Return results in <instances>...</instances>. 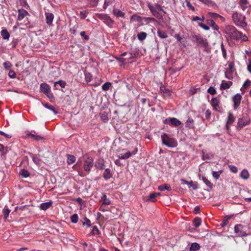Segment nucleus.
<instances>
[{"instance_id": "nucleus-1", "label": "nucleus", "mask_w": 251, "mask_h": 251, "mask_svg": "<svg viewBox=\"0 0 251 251\" xmlns=\"http://www.w3.org/2000/svg\"><path fill=\"white\" fill-rule=\"evenodd\" d=\"M223 32L226 34L227 38L231 40L247 41L248 40V37L243 34L241 31H238L236 28L232 25H226L223 27Z\"/></svg>"}, {"instance_id": "nucleus-2", "label": "nucleus", "mask_w": 251, "mask_h": 251, "mask_svg": "<svg viewBox=\"0 0 251 251\" xmlns=\"http://www.w3.org/2000/svg\"><path fill=\"white\" fill-rule=\"evenodd\" d=\"M232 21L234 24L237 26L245 28L247 26V24L245 21L246 19L245 15L235 11L232 15Z\"/></svg>"}, {"instance_id": "nucleus-3", "label": "nucleus", "mask_w": 251, "mask_h": 251, "mask_svg": "<svg viewBox=\"0 0 251 251\" xmlns=\"http://www.w3.org/2000/svg\"><path fill=\"white\" fill-rule=\"evenodd\" d=\"M161 138L162 144L168 148H175L177 146L176 140L166 133L162 134Z\"/></svg>"}, {"instance_id": "nucleus-4", "label": "nucleus", "mask_w": 251, "mask_h": 251, "mask_svg": "<svg viewBox=\"0 0 251 251\" xmlns=\"http://www.w3.org/2000/svg\"><path fill=\"white\" fill-rule=\"evenodd\" d=\"M40 89L49 99L53 98V94L51 92L50 88L48 84L46 83L41 84Z\"/></svg>"}, {"instance_id": "nucleus-5", "label": "nucleus", "mask_w": 251, "mask_h": 251, "mask_svg": "<svg viewBox=\"0 0 251 251\" xmlns=\"http://www.w3.org/2000/svg\"><path fill=\"white\" fill-rule=\"evenodd\" d=\"M251 122V119L248 115H246L239 118L237 123V129H241L244 126L249 125Z\"/></svg>"}, {"instance_id": "nucleus-6", "label": "nucleus", "mask_w": 251, "mask_h": 251, "mask_svg": "<svg viewBox=\"0 0 251 251\" xmlns=\"http://www.w3.org/2000/svg\"><path fill=\"white\" fill-rule=\"evenodd\" d=\"M96 16L108 25H110L113 23V21L107 14L99 13L97 14Z\"/></svg>"}, {"instance_id": "nucleus-7", "label": "nucleus", "mask_w": 251, "mask_h": 251, "mask_svg": "<svg viewBox=\"0 0 251 251\" xmlns=\"http://www.w3.org/2000/svg\"><path fill=\"white\" fill-rule=\"evenodd\" d=\"M193 38L195 39L197 43L204 48H206L208 45V42L206 39L203 38L200 35H195L193 36Z\"/></svg>"}, {"instance_id": "nucleus-8", "label": "nucleus", "mask_w": 251, "mask_h": 251, "mask_svg": "<svg viewBox=\"0 0 251 251\" xmlns=\"http://www.w3.org/2000/svg\"><path fill=\"white\" fill-rule=\"evenodd\" d=\"M94 160L92 157H88L85 160L84 163V169L85 171L89 172L93 166Z\"/></svg>"}, {"instance_id": "nucleus-9", "label": "nucleus", "mask_w": 251, "mask_h": 251, "mask_svg": "<svg viewBox=\"0 0 251 251\" xmlns=\"http://www.w3.org/2000/svg\"><path fill=\"white\" fill-rule=\"evenodd\" d=\"M164 123L165 124H171L175 126H178L181 124V122L176 118H169L166 119Z\"/></svg>"}, {"instance_id": "nucleus-10", "label": "nucleus", "mask_w": 251, "mask_h": 251, "mask_svg": "<svg viewBox=\"0 0 251 251\" xmlns=\"http://www.w3.org/2000/svg\"><path fill=\"white\" fill-rule=\"evenodd\" d=\"M148 6L151 12L154 16L159 19L162 18V15L159 13V11L157 9H155L154 7H153L152 5H151L150 3H148Z\"/></svg>"}, {"instance_id": "nucleus-11", "label": "nucleus", "mask_w": 251, "mask_h": 251, "mask_svg": "<svg viewBox=\"0 0 251 251\" xmlns=\"http://www.w3.org/2000/svg\"><path fill=\"white\" fill-rule=\"evenodd\" d=\"M242 96L239 94H236L232 98L234 102V109L236 110L240 105L242 100Z\"/></svg>"}, {"instance_id": "nucleus-12", "label": "nucleus", "mask_w": 251, "mask_h": 251, "mask_svg": "<svg viewBox=\"0 0 251 251\" xmlns=\"http://www.w3.org/2000/svg\"><path fill=\"white\" fill-rule=\"evenodd\" d=\"M45 15L46 17V24L50 26H51L54 19V15L52 13L45 12Z\"/></svg>"}, {"instance_id": "nucleus-13", "label": "nucleus", "mask_w": 251, "mask_h": 251, "mask_svg": "<svg viewBox=\"0 0 251 251\" xmlns=\"http://www.w3.org/2000/svg\"><path fill=\"white\" fill-rule=\"evenodd\" d=\"M26 134V137L27 138H30L33 139L35 141H40L44 139V137L41 136L40 135H38L37 134H33L32 133H30L29 131H27L25 132Z\"/></svg>"}, {"instance_id": "nucleus-14", "label": "nucleus", "mask_w": 251, "mask_h": 251, "mask_svg": "<svg viewBox=\"0 0 251 251\" xmlns=\"http://www.w3.org/2000/svg\"><path fill=\"white\" fill-rule=\"evenodd\" d=\"M234 230L240 236H245L247 235L243 230V226L241 225H236L234 227Z\"/></svg>"}, {"instance_id": "nucleus-15", "label": "nucleus", "mask_w": 251, "mask_h": 251, "mask_svg": "<svg viewBox=\"0 0 251 251\" xmlns=\"http://www.w3.org/2000/svg\"><path fill=\"white\" fill-rule=\"evenodd\" d=\"M232 84L233 83L231 81H226L225 80H223L220 85V89H227L230 88V87L232 85Z\"/></svg>"}, {"instance_id": "nucleus-16", "label": "nucleus", "mask_w": 251, "mask_h": 251, "mask_svg": "<svg viewBox=\"0 0 251 251\" xmlns=\"http://www.w3.org/2000/svg\"><path fill=\"white\" fill-rule=\"evenodd\" d=\"M238 4L242 11H245L248 7L249 1L248 0H239Z\"/></svg>"}, {"instance_id": "nucleus-17", "label": "nucleus", "mask_w": 251, "mask_h": 251, "mask_svg": "<svg viewBox=\"0 0 251 251\" xmlns=\"http://www.w3.org/2000/svg\"><path fill=\"white\" fill-rule=\"evenodd\" d=\"M211 104L213 108L216 110H218V109L220 108V100L217 98H214L212 99Z\"/></svg>"}, {"instance_id": "nucleus-18", "label": "nucleus", "mask_w": 251, "mask_h": 251, "mask_svg": "<svg viewBox=\"0 0 251 251\" xmlns=\"http://www.w3.org/2000/svg\"><path fill=\"white\" fill-rule=\"evenodd\" d=\"M207 25L210 26L211 27L213 28L214 30H218L219 27L218 25L216 24V23L213 20H207L206 21Z\"/></svg>"}, {"instance_id": "nucleus-19", "label": "nucleus", "mask_w": 251, "mask_h": 251, "mask_svg": "<svg viewBox=\"0 0 251 251\" xmlns=\"http://www.w3.org/2000/svg\"><path fill=\"white\" fill-rule=\"evenodd\" d=\"M52 202L50 201L42 203L40 205V208L43 210H46L49 208L52 205Z\"/></svg>"}, {"instance_id": "nucleus-20", "label": "nucleus", "mask_w": 251, "mask_h": 251, "mask_svg": "<svg viewBox=\"0 0 251 251\" xmlns=\"http://www.w3.org/2000/svg\"><path fill=\"white\" fill-rule=\"evenodd\" d=\"M100 201L102 202V204L100 206V209L102 208L103 205H109L111 203L110 200L107 198L105 194H103L101 198Z\"/></svg>"}, {"instance_id": "nucleus-21", "label": "nucleus", "mask_w": 251, "mask_h": 251, "mask_svg": "<svg viewBox=\"0 0 251 251\" xmlns=\"http://www.w3.org/2000/svg\"><path fill=\"white\" fill-rule=\"evenodd\" d=\"M27 14H28V12L26 10L24 9L19 10L18 20L21 21Z\"/></svg>"}, {"instance_id": "nucleus-22", "label": "nucleus", "mask_w": 251, "mask_h": 251, "mask_svg": "<svg viewBox=\"0 0 251 251\" xmlns=\"http://www.w3.org/2000/svg\"><path fill=\"white\" fill-rule=\"evenodd\" d=\"M57 84H59V86L62 88H64L65 87L66 85V82L65 81H63V80H60L58 81H56L54 83V85H53V87L56 90H57L58 89V88L57 87Z\"/></svg>"}, {"instance_id": "nucleus-23", "label": "nucleus", "mask_w": 251, "mask_h": 251, "mask_svg": "<svg viewBox=\"0 0 251 251\" xmlns=\"http://www.w3.org/2000/svg\"><path fill=\"white\" fill-rule=\"evenodd\" d=\"M240 177L243 179L247 180L249 178V173L246 169H244L242 171L240 174Z\"/></svg>"}, {"instance_id": "nucleus-24", "label": "nucleus", "mask_w": 251, "mask_h": 251, "mask_svg": "<svg viewBox=\"0 0 251 251\" xmlns=\"http://www.w3.org/2000/svg\"><path fill=\"white\" fill-rule=\"evenodd\" d=\"M158 189L160 191H163L164 190L171 191V187L168 184H164L159 186Z\"/></svg>"}, {"instance_id": "nucleus-25", "label": "nucleus", "mask_w": 251, "mask_h": 251, "mask_svg": "<svg viewBox=\"0 0 251 251\" xmlns=\"http://www.w3.org/2000/svg\"><path fill=\"white\" fill-rule=\"evenodd\" d=\"M235 120L234 117L232 113L230 112L228 113V117L226 121V127H227L228 124H232Z\"/></svg>"}, {"instance_id": "nucleus-26", "label": "nucleus", "mask_w": 251, "mask_h": 251, "mask_svg": "<svg viewBox=\"0 0 251 251\" xmlns=\"http://www.w3.org/2000/svg\"><path fill=\"white\" fill-rule=\"evenodd\" d=\"M200 247L198 243L194 242L191 244L189 250L190 251H197L200 250Z\"/></svg>"}, {"instance_id": "nucleus-27", "label": "nucleus", "mask_w": 251, "mask_h": 251, "mask_svg": "<svg viewBox=\"0 0 251 251\" xmlns=\"http://www.w3.org/2000/svg\"><path fill=\"white\" fill-rule=\"evenodd\" d=\"M95 166L100 170L103 169L104 166V160L102 159H98L96 162Z\"/></svg>"}, {"instance_id": "nucleus-28", "label": "nucleus", "mask_w": 251, "mask_h": 251, "mask_svg": "<svg viewBox=\"0 0 251 251\" xmlns=\"http://www.w3.org/2000/svg\"><path fill=\"white\" fill-rule=\"evenodd\" d=\"M1 35L4 40H8L10 37V34L7 29H2L1 31Z\"/></svg>"}, {"instance_id": "nucleus-29", "label": "nucleus", "mask_w": 251, "mask_h": 251, "mask_svg": "<svg viewBox=\"0 0 251 251\" xmlns=\"http://www.w3.org/2000/svg\"><path fill=\"white\" fill-rule=\"evenodd\" d=\"M194 120L189 117L185 123L186 127H188L189 128H193L194 127Z\"/></svg>"}, {"instance_id": "nucleus-30", "label": "nucleus", "mask_w": 251, "mask_h": 251, "mask_svg": "<svg viewBox=\"0 0 251 251\" xmlns=\"http://www.w3.org/2000/svg\"><path fill=\"white\" fill-rule=\"evenodd\" d=\"M113 14L117 17H124L125 15L124 12L118 9H114Z\"/></svg>"}, {"instance_id": "nucleus-31", "label": "nucleus", "mask_w": 251, "mask_h": 251, "mask_svg": "<svg viewBox=\"0 0 251 251\" xmlns=\"http://www.w3.org/2000/svg\"><path fill=\"white\" fill-rule=\"evenodd\" d=\"M202 159L205 160L207 159H211L213 157V154L211 152H206L202 151Z\"/></svg>"}, {"instance_id": "nucleus-32", "label": "nucleus", "mask_w": 251, "mask_h": 251, "mask_svg": "<svg viewBox=\"0 0 251 251\" xmlns=\"http://www.w3.org/2000/svg\"><path fill=\"white\" fill-rule=\"evenodd\" d=\"M103 176L104 178L106 180L110 178L112 176V174H111L110 170L109 169H105L104 172Z\"/></svg>"}, {"instance_id": "nucleus-33", "label": "nucleus", "mask_w": 251, "mask_h": 251, "mask_svg": "<svg viewBox=\"0 0 251 251\" xmlns=\"http://www.w3.org/2000/svg\"><path fill=\"white\" fill-rule=\"evenodd\" d=\"M10 212V210H9L7 206H5L3 210L2 214L3 215V218L7 219L9 213Z\"/></svg>"}, {"instance_id": "nucleus-34", "label": "nucleus", "mask_w": 251, "mask_h": 251, "mask_svg": "<svg viewBox=\"0 0 251 251\" xmlns=\"http://www.w3.org/2000/svg\"><path fill=\"white\" fill-rule=\"evenodd\" d=\"M75 161V157L73 155L68 154L67 155V163L69 164H71L74 163Z\"/></svg>"}, {"instance_id": "nucleus-35", "label": "nucleus", "mask_w": 251, "mask_h": 251, "mask_svg": "<svg viewBox=\"0 0 251 251\" xmlns=\"http://www.w3.org/2000/svg\"><path fill=\"white\" fill-rule=\"evenodd\" d=\"M223 171L220 170L217 172L213 171L212 172V176L216 180L218 179L220 177L221 174L223 173Z\"/></svg>"}, {"instance_id": "nucleus-36", "label": "nucleus", "mask_w": 251, "mask_h": 251, "mask_svg": "<svg viewBox=\"0 0 251 251\" xmlns=\"http://www.w3.org/2000/svg\"><path fill=\"white\" fill-rule=\"evenodd\" d=\"M157 33L158 36L161 38L165 39L168 37L167 34L165 31H162L160 30H158Z\"/></svg>"}, {"instance_id": "nucleus-37", "label": "nucleus", "mask_w": 251, "mask_h": 251, "mask_svg": "<svg viewBox=\"0 0 251 251\" xmlns=\"http://www.w3.org/2000/svg\"><path fill=\"white\" fill-rule=\"evenodd\" d=\"M131 153L130 151H127L126 153H125V154H121L119 156V158L121 159H125L128 158L129 157H130L131 156Z\"/></svg>"}, {"instance_id": "nucleus-38", "label": "nucleus", "mask_w": 251, "mask_h": 251, "mask_svg": "<svg viewBox=\"0 0 251 251\" xmlns=\"http://www.w3.org/2000/svg\"><path fill=\"white\" fill-rule=\"evenodd\" d=\"M202 180L203 182L209 188H212L213 186V185L212 183L208 180L207 178H206L204 176L202 177Z\"/></svg>"}, {"instance_id": "nucleus-39", "label": "nucleus", "mask_w": 251, "mask_h": 251, "mask_svg": "<svg viewBox=\"0 0 251 251\" xmlns=\"http://www.w3.org/2000/svg\"><path fill=\"white\" fill-rule=\"evenodd\" d=\"M147 33L144 32H141L138 34V38L139 40L142 41L146 39Z\"/></svg>"}, {"instance_id": "nucleus-40", "label": "nucleus", "mask_w": 251, "mask_h": 251, "mask_svg": "<svg viewBox=\"0 0 251 251\" xmlns=\"http://www.w3.org/2000/svg\"><path fill=\"white\" fill-rule=\"evenodd\" d=\"M85 81L88 83L90 82L92 80V75L88 72L85 73Z\"/></svg>"}, {"instance_id": "nucleus-41", "label": "nucleus", "mask_w": 251, "mask_h": 251, "mask_svg": "<svg viewBox=\"0 0 251 251\" xmlns=\"http://www.w3.org/2000/svg\"><path fill=\"white\" fill-rule=\"evenodd\" d=\"M208 15L210 17L213 18L214 19H217L219 17L223 18V17L222 16H221V15H220L219 14L216 13H213V12H209L208 13Z\"/></svg>"}, {"instance_id": "nucleus-42", "label": "nucleus", "mask_w": 251, "mask_h": 251, "mask_svg": "<svg viewBox=\"0 0 251 251\" xmlns=\"http://www.w3.org/2000/svg\"><path fill=\"white\" fill-rule=\"evenodd\" d=\"M20 174L24 177H26L29 175V172L25 169H21L20 171Z\"/></svg>"}, {"instance_id": "nucleus-43", "label": "nucleus", "mask_w": 251, "mask_h": 251, "mask_svg": "<svg viewBox=\"0 0 251 251\" xmlns=\"http://www.w3.org/2000/svg\"><path fill=\"white\" fill-rule=\"evenodd\" d=\"M185 2L186 3V6L189 10H191L192 11L195 10V7L191 3V2L188 0H185Z\"/></svg>"}, {"instance_id": "nucleus-44", "label": "nucleus", "mask_w": 251, "mask_h": 251, "mask_svg": "<svg viewBox=\"0 0 251 251\" xmlns=\"http://www.w3.org/2000/svg\"><path fill=\"white\" fill-rule=\"evenodd\" d=\"M111 85V83L110 82H107L103 84L102 86V89L104 91H107L109 90L110 86Z\"/></svg>"}, {"instance_id": "nucleus-45", "label": "nucleus", "mask_w": 251, "mask_h": 251, "mask_svg": "<svg viewBox=\"0 0 251 251\" xmlns=\"http://www.w3.org/2000/svg\"><path fill=\"white\" fill-rule=\"evenodd\" d=\"M3 65L4 68L6 70L10 69L12 66L11 63L9 61H8L4 62L3 64Z\"/></svg>"}, {"instance_id": "nucleus-46", "label": "nucleus", "mask_w": 251, "mask_h": 251, "mask_svg": "<svg viewBox=\"0 0 251 251\" xmlns=\"http://www.w3.org/2000/svg\"><path fill=\"white\" fill-rule=\"evenodd\" d=\"M251 83V81H250L249 80H246L244 82V83L243 85V87L241 89V90L242 91H243V89L248 88L250 86Z\"/></svg>"}, {"instance_id": "nucleus-47", "label": "nucleus", "mask_w": 251, "mask_h": 251, "mask_svg": "<svg viewBox=\"0 0 251 251\" xmlns=\"http://www.w3.org/2000/svg\"><path fill=\"white\" fill-rule=\"evenodd\" d=\"M156 194L153 193H151L150 195L148 200L151 201V202H154L156 201Z\"/></svg>"}, {"instance_id": "nucleus-48", "label": "nucleus", "mask_w": 251, "mask_h": 251, "mask_svg": "<svg viewBox=\"0 0 251 251\" xmlns=\"http://www.w3.org/2000/svg\"><path fill=\"white\" fill-rule=\"evenodd\" d=\"M114 1V0H105L103 6V8L105 9L107 7L112 3Z\"/></svg>"}, {"instance_id": "nucleus-49", "label": "nucleus", "mask_w": 251, "mask_h": 251, "mask_svg": "<svg viewBox=\"0 0 251 251\" xmlns=\"http://www.w3.org/2000/svg\"><path fill=\"white\" fill-rule=\"evenodd\" d=\"M100 117L101 119L104 122H106V121H107L108 120V118L107 115L104 113H101L100 114Z\"/></svg>"}, {"instance_id": "nucleus-50", "label": "nucleus", "mask_w": 251, "mask_h": 251, "mask_svg": "<svg viewBox=\"0 0 251 251\" xmlns=\"http://www.w3.org/2000/svg\"><path fill=\"white\" fill-rule=\"evenodd\" d=\"M229 169L231 172H232L233 173H237L238 172V169L237 168L234 166V165H229L228 166Z\"/></svg>"}, {"instance_id": "nucleus-51", "label": "nucleus", "mask_w": 251, "mask_h": 251, "mask_svg": "<svg viewBox=\"0 0 251 251\" xmlns=\"http://www.w3.org/2000/svg\"><path fill=\"white\" fill-rule=\"evenodd\" d=\"M32 158L33 161L36 164H39L40 161V160L39 158L37 156L35 155H32Z\"/></svg>"}, {"instance_id": "nucleus-52", "label": "nucleus", "mask_w": 251, "mask_h": 251, "mask_svg": "<svg viewBox=\"0 0 251 251\" xmlns=\"http://www.w3.org/2000/svg\"><path fill=\"white\" fill-rule=\"evenodd\" d=\"M153 6L158 11H162L164 14H166V12L162 8V7L159 4H155L154 5H153Z\"/></svg>"}, {"instance_id": "nucleus-53", "label": "nucleus", "mask_w": 251, "mask_h": 251, "mask_svg": "<svg viewBox=\"0 0 251 251\" xmlns=\"http://www.w3.org/2000/svg\"><path fill=\"white\" fill-rule=\"evenodd\" d=\"M131 20L133 21H136L138 22H141L142 21L141 17L135 15L131 16Z\"/></svg>"}, {"instance_id": "nucleus-54", "label": "nucleus", "mask_w": 251, "mask_h": 251, "mask_svg": "<svg viewBox=\"0 0 251 251\" xmlns=\"http://www.w3.org/2000/svg\"><path fill=\"white\" fill-rule=\"evenodd\" d=\"M207 92L211 95H214L216 93V91L214 87H210L207 90Z\"/></svg>"}, {"instance_id": "nucleus-55", "label": "nucleus", "mask_w": 251, "mask_h": 251, "mask_svg": "<svg viewBox=\"0 0 251 251\" xmlns=\"http://www.w3.org/2000/svg\"><path fill=\"white\" fill-rule=\"evenodd\" d=\"M91 234L92 235H98L99 234V230L97 226H94L93 228V229L91 231Z\"/></svg>"}, {"instance_id": "nucleus-56", "label": "nucleus", "mask_w": 251, "mask_h": 251, "mask_svg": "<svg viewBox=\"0 0 251 251\" xmlns=\"http://www.w3.org/2000/svg\"><path fill=\"white\" fill-rule=\"evenodd\" d=\"M91 6L92 7H95L97 5L99 0H88Z\"/></svg>"}, {"instance_id": "nucleus-57", "label": "nucleus", "mask_w": 251, "mask_h": 251, "mask_svg": "<svg viewBox=\"0 0 251 251\" xmlns=\"http://www.w3.org/2000/svg\"><path fill=\"white\" fill-rule=\"evenodd\" d=\"M199 25L205 30H208L209 29V27L203 23H199Z\"/></svg>"}, {"instance_id": "nucleus-58", "label": "nucleus", "mask_w": 251, "mask_h": 251, "mask_svg": "<svg viewBox=\"0 0 251 251\" xmlns=\"http://www.w3.org/2000/svg\"><path fill=\"white\" fill-rule=\"evenodd\" d=\"M189 187H192L194 190H196L198 188L197 184L194 183L192 181L189 183Z\"/></svg>"}, {"instance_id": "nucleus-59", "label": "nucleus", "mask_w": 251, "mask_h": 251, "mask_svg": "<svg viewBox=\"0 0 251 251\" xmlns=\"http://www.w3.org/2000/svg\"><path fill=\"white\" fill-rule=\"evenodd\" d=\"M8 75L10 78H14L16 76V74L14 71L10 70L8 73Z\"/></svg>"}, {"instance_id": "nucleus-60", "label": "nucleus", "mask_w": 251, "mask_h": 251, "mask_svg": "<svg viewBox=\"0 0 251 251\" xmlns=\"http://www.w3.org/2000/svg\"><path fill=\"white\" fill-rule=\"evenodd\" d=\"M48 109L52 111L54 114H56L57 113V111L55 110V108L52 105H50Z\"/></svg>"}, {"instance_id": "nucleus-61", "label": "nucleus", "mask_w": 251, "mask_h": 251, "mask_svg": "<svg viewBox=\"0 0 251 251\" xmlns=\"http://www.w3.org/2000/svg\"><path fill=\"white\" fill-rule=\"evenodd\" d=\"M87 12L86 11H80V15L81 16V18L85 19L87 16Z\"/></svg>"}, {"instance_id": "nucleus-62", "label": "nucleus", "mask_w": 251, "mask_h": 251, "mask_svg": "<svg viewBox=\"0 0 251 251\" xmlns=\"http://www.w3.org/2000/svg\"><path fill=\"white\" fill-rule=\"evenodd\" d=\"M80 35L83 37L85 40H88L89 36L86 35L85 32L83 31L80 32Z\"/></svg>"}, {"instance_id": "nucleus-63", "label": "nucleus", "mask_w": 251, "mask_h": 251, "mask_svg": "<svg viewBox=\"0 0 251 251\" xmlns=\"http://www.w3.org/2000/svg\"><path fill=\"white\" fill-rule=\"evenodd\" d=\"M205 117L206 119H209L211 115V112L209 110H207L205 113Z\"/></svg>"}, {"instance_id": "nucleus-64", "label": "nucleus", "mask_w": 251, "mask_h": 251, "mask_svg": "<svg viewBox=\"0 0 251 251\" xmlns=\"http://www.w3.org/2000/svg\"><path fill=\"white\" fill-rule=\"evenodd\" d=\"M248 71L251 73V61H250L247 66Z\"/></svg>"}]
</instances>
